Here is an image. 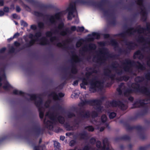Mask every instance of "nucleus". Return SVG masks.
I'll return each mask as SVG.
<instances>
[{"instance_id": "32", "label": "nucleus", "mask_w": 150, "mask_h": 150, "mask_svg": "<svg viewBox=\"0 0 150 150\" xmlns=\"http://www.w3.org/2000/svg\"><path fill=\"white\" fill-rule=\"evenodd\" d=\"M136 55H139L137 57L139 59H143L144 57V56L143 54L141 52L140 50H138L135 52L134 54L133 58L134 59L136 58Z\"/></svg>"}, {"instance_id": "42", "label": "nucleus", "mask_w": 150, "mask_h": 150, "mask_svg": "<svg viewBox=\"0 0 150 150\" xmlns=\"http://www.w3.org/2000/svg\"><path fill=\"white\" fill-rule=\"evenodd\" d=\"M85 129H87L89 132H93L94 130V128L91 125H89L85 127Z\"/></svg>"}, {"instance_id": "22", "label": "nucleus", "mask_w": 150, "mask_h": 150, "mask_svg": "<svg viewBox=\"0 0 150 150\" xmlns=\"http://www.w3.org/2000/svg\"><path fill=\"white\" fill-rule=\"evenodd\" d=\"M79 114L80 117L82 118H88L91 116L90 112L89 111H85L84 110H81V109H79Z\"/></svg>"}, {"instance_id": "60", "label": "nucleus", "mask_w": 150, "mask_h": 150, "mask_svg": "<svg viewBox=\"0 0 150 150\" xmlns=\"http://www.w3.org/2000/svg\"><path fill=\"white\" fill-rule=\"evenodd\" d=\"M6 66L5 65H4L3 67L0 68V75H1V73L3 72L5 73L6 69Z\"/></svg>"}, {"instance_id": "36", "label": "nucleus", "mask_w": 150, "mask_h": 150, "mask_svg": "<svg viewBox=\"0 0 150 150\" xmlns=\"http://www.w3.org/2000/svg\"><path fill=\"white\" fill-rule=\"evenodd\" d=\"M13 93L14 95H19L23 96L24 95V93L23 92L16 89L13 90Z\"/></svg>"}, {"instance_id": "64", "label": "nucleus", "mask_w": 150, "mask_h": 150, "mask_svg": "<svg viewBox=\"0 0 150 150\" xmlns=\"http://www.w3.org/2000/svg\"><path fill=\"white\" fill-rule=\"evenodd\" d=\"M50 41L51 42H53L54 40H57V37L54 36L53 37L52 36L50 37Z\"/></svg>"}, {"instance_id": "9", "label": "nucleus", "mask_w": 150, "mask_h": 150, "mask_svg": "<svg viewBox=\"0 0 150 150\" xmlns=\"http://www.w3.org/2000/svg\"><path fill=\"white\" fill-rule=\"evenodd\" d=\"M103 88V86L101 85L100 81L94 79L90 83L89 91L95 93L97 90H101Z\"/></svg>"}, {"instance_id": "26", "label": "nucleus", "mask_w": 150, "mask_h": 150, "mask_svg": "<svg viewBox=\"0 0 150 150\" xmlns=\"http://www.w3.org/2000/svg\"><path fill=\"white\" fill-rule=\"evenodd\" d=\"M105 97L104 96H103L101 97L100 99H93V100H98L100 101V102L99 103V104L97 105L96 104H94V106H95V109L97 110L98 112H101V110L103 108V107L101 106V104L103 101L104 100Z\"/></svg>"}, {"instance_id": "57", "label": "nucleus", "mask_w": 150, "mask_h": 150, "mask_svg": "<svg viewBox=\"0 0 150 150\" xmlns=\"http://www.w3.org/2000/svg\"><path fill=\"white\" fill-rule=\"evenodd\" d=\"M38 25L39 28L43 29L44 28V23L42 22H39L38 23Z\"/></svg>"}, {"instance_id": "1", "label": "nucleus", "mask_w": 150, "mask_h": 150, "mask_svg": "<svg viewBox=\"0 0 150 150\" xmlns=\"http://www.w3.org/2000/svg\"><path fill=\"white\" fill-rule=\"evenodd\" d=\"M144 80V77L142 76H138L134 79L135 82L131 83V87L132 89L128 88L124 92V96H128L130 94L136 93H142L147 94L149 93V91L148 88L144 86H140L139 83L142 82Z\"/></svg>"}, {"instance_id": "38", "label": "nucleus", "mask_w": 150, "mask_h": 150, "mask_svg": "<svg viewBox=\"0 0 150 150\" xmlns=\"http://www.w3.org/2000/svg\"><path fill=\"white\" fill-rule=\"evenodd\" d=\"M57 120L60 123L62 124H64L65 122V119L64 117L61 115L58 117Z\"/></svg>"}, {"instance_id": "33", "label": "nucleus", "mask_w": 150, "mask_h": 150, "mask_svg": "<svg viewBox=\"0 0 150 150\" xmlns=\"http://www.w3.org/2000/svg\"><path fill=\"white\" fill-rule=\"evenodd\" d=\"M42 35V33L41 31H38L35 33L34 35L32 33H30L28 35V38L31 39H33V37L36 38H38L41 37Z\"/></svg>"}, {"instance_id": "54", "label": "nucleus", "mask_w": 150, "mask_h": 150, "mask_svg": "<svg viewBox=\"0 0 150 150\" xmlns=\"http://www.w3.org/2000/svg\"><path fill=\"white\" fill-rule=\"evenodd\" d=\"M116 115V113L112 112L110 113L109 115V117L110 119H113Z\"/></svg>"}, {"instance_id": "56", "label": "nucleus", "mask_w": 150, "mask_h": 150, "mask_svg": "<svg viewBox=\"0 0 150 150\" xmlns=\"http://www.w3.org/2000/svg\"><path fill=\"white\" fill-rule=\"evenodd\" d=\"M45 35L47 37L50 38L52 36L53 33L51 31H47L46 32Z\"/></svg>"}, {"instance_id": "21", "label": "nucleus", "mask_w": 150, "mask_h": 150, "mask_svg": "<svg viewBox=\"0 0 150 150\" xmlns=\"http://www.w3.org/2000/svg\"><path fill=\"white\" fill-rule=\"evenodd\" d=\"M88 36L89 37L88 38V40L89 41H93L94 39H98L100 38V35L99 33L95 32H93L91 34H89Z\"/></svg>"}, {"instance_id": "30", "label": "nucleus", "mask_w": 150, "mask_h": 150, "mask_svg": "<svg viewBox=\"0 0 150 150\" xmlns=\"http://www.w3.org/2000/svg\"><path fill=\"white\" fill-rule=\"evenodd\" d=\"M130 139V137L128 135H125L122 136L117 137L115 138L116 141H127Z\"/></svg>"}, {"instance_id": "13", "label": "nucleus", "mask_w": 150, "mask_h": 150, "mask_svg": "<svg viewBox=\"0 0 150 150\" xmlns=\"http://www.w3.org/2000/svg\"><path fill=\"white\" fill-rule=\"evenodd\" d=\"M144 0H137L135 1L137 4L140 6L141 11L140 13L142 14V19L144 18V20H146V15L147 14L146 9L144 7Z\"/></svg>"}, {"instance_id": "46", "label": "nucleus", "mask_w": 150, "mask_h": 150, "mask_svg": "<svg viewBox=\"0 0 150 150\" xmlns=\"http://www.w3.org/2000/svg\"><path fill=\"white\" fill-rule=\"evenodd\" d=\"M40 7L42 8L48 9L51 8V6L50 5H45L42 4L40 5Z\"/></svg>"}, {"instance_id": "20", "label": "nucleus", "mask_w": 150, "mask_h": 150, "mask_svg": "<svg viewBox=\"0 0 150 150\" xmlns=\"http://www.w3.org/2000/svg\"><path fill=\"white\" fill-rule=\"evenodd\" d=\"M49 97H52L53 99L54 100H60V98H62L64 96V94L62 92L59 93L57 94L54 91L52 92L49 95Z\"/></svg>"}, {"instance_id": "29", "label": "nucleus", "mask_w": 150, "mask_h": 150, "mask_svg": "<svg viewBox=\"0 0 150 150\" xmlns=\"http://www.w3.org/2000/svg\"><path fill=\"white\" fill-rule=\"evenodd\" d=\"M88 78L87 77H82L80 79L82 81V83L80 84L81 87L84 89H86V87L85 86L87 85L88 83Z\"/></svg>"}, {"instance_id": "27", "label": "nucleus", "mask_w": 150, "mask_h": 150, "mask_svg": "<svg viewBox=\"0 0 150 150\" xmlns=\"http://www.w3.org/2000/svg\"><path fill=\"white\" fill-rule=\"evenodd\" d=\"M96 48V46L94 43H91L89 44L88 47L87 46H84L82 49V51L83 52L87 51L88 50H94Z\"/></svg>"}, {"instance_id": "14", "label": "nucleus", "mask_w": 150, "mask_h": 150, "mask_svg": "<svg viewBox=\"0 0 150 150\" xmlns=\"http://www.w3.org/2000/svg\"><path fill=\"white\" fill-rule=\"evenodd\" d=\"M40 100L35 102V104L38 108V110L39 112V117L41 119H42L44 116V112L42 111V105L43 103V100L42 98L39 97Z\"/></svg>"}, {"instance_id": "63", "label": "nucleus", "mask_w": 150, "mask_h": 150, "mask_svg": "<svg viewBox=\"0 0 150 150\" xmlns=\"http://www.w3.org/2000/svg\"><path fill=\"white\" fill-rule=\"evenodd\" d=\"M122 77L123 81H127L129 79V76L126 75L122 76Z\"/></svg>"}, {"instance_id": "18", "label": "nucleus", "mask_w": 150, "mask_h": 150, "mask_svg": "<svg viewBox=\"0 0 150 150\" xmlns=\"http://www.w3.org/2000/svg\"><path fill=\"white\" fill-rule=\"evenodd\" d=\"M100 102V101L98 100H85L84 101H82L81 103V104L82 106H83L86 104H88L91 106H93L94 104H96L97 105H98L99 104V103Z\"/></svg>"}, {"instance_id": "28", "label": "nucleus", "mask_w": 150, "mask_h": 150, "mask_svg": "<svg viewBox=\"0 0 150 150\" xmlns=\"http://www.w3.org/2000/svg\"><path fill=\"white\" fill-rule=\"evenodd\" d=\"M148 111V107H146L144 109L142 110L141 111L138 113L136 116L134 117H132L131 119L132 120H136L137 118L139 116H142L145 115L147 114Z\"/></svg>"}, {"instance_id": "31", "label": "nucleus", "mask_w": 150, "mask_h": 150, "mask_svg": "<svg viewBox=\"0 0 150 150\" xmlns=\"http://www.w3.org/2000/svg\"><path fill=\"white\" fill-rule=\"evenodd\" d=\"M71 41V39H67L65 40V41H63V44H62V43L60 42H59L58 43L57 45L56 46L57 47H62L63 49H67V47H66V44L65 43V42L68 43L69 42Z\"/></svg>"}, {"instance_id": "55", "label": "nucleus", "mask_w": 150, "mask_h": 150, "mask_svg": "<svg viewBox=\"0 0 150 150\" xmlns=\"http://www.w3.org/2000/svg\"><path fill=\"white\" fill-rule=\"evenodd\" d=\"M145 78L147 80L150 81V72H148L145 74Z\"/></svg>"}, {"instance_id": "48", "label": "nucleus", "mask_w": 150, "mask_h": 150, "mask_svg": "<svg viewBox=\"0 0 150 150\" xmlns=\"http://www.w3.org/2000/svg\"><path fill=\"white\" fill-rule=\"evenodd\" d=\"M138 100L135 102L133 104L132 107V108H139L140 107L139 105Z\"/></svg>"}, {"instance_id": "40", "label": "nucleus", "mask_w": 150, "mask_h": 150, "mask_svg": "<svg viewBox=\"0 0 150 150\" xmlns=\"http://www.w3.org/2000/svg\"><path fill=\"white\" fill-rule=\"evenodd\" d=\"M147 100H146L145 99H139L138 100L139 102L138 103L140 104V106L144 107V105L146 104L144 103V101H147Z\"/></svg>"}, {"instance_id": "10", "label": "nucleus", "mask_w": 150, "mask_h": 150, "mask_svg": "<svg viewBox=\"0 0 150 150\" xmlns=\"http://www.w3.org/2000/svg\"><path fill=\"white\" fill-rule=\"evenodd\" d=\"M82 61V59L81 58L79 57L76 55L75 54L73 55V57L71 59V62L72 63L71 68V72L72 74H76L78 72V70L76 67V65L74 64L73 62L75 63H79Z\"/></svg>"}, {"instance_id": "19", "label": "nucleus", "mask_w": 150, "mask_h": 150, "mask_svg": "<svg viewBox=\"0 0 150 150\" xmlns=\"http://www.w3.org/2000/svg\"><path fill=\"white\" fill-rule=\"evenodd\" d=\"M123 41L125 43V45L127 46V49H126L128 50L130 52L131 50H134L135 47L137 46V45L135 43L132 41H127L126 39H124L123 40Z\"/></svg>"}, {"instance_id": "37", "label": "nucleus", "mask_w": 150, "mask_h": 150, "mask_svg": "<svg viewBox=\"0 0 150 150\" xmlns=\"http://www.w3.org/2000/svg\"><path fill=\"white\" fill-rule=\"evenodd\" d=\"M3 88L5 90L8 91H9L10 89L13 88L8 83H5V85L3 86Z\"/></svg>"}, {"instance_id": "49", "label": "nucleus", "mask_w": 150, "mask_h": 150, "mask_svg": "<svg viewBox=\"0 0 150 150\" xmlns=\"http://www.w3.org/2000/svg\"><path fill=\"white\" fill-rule=\"evenodd\" d=\"M101 121L102 123L105 122L107 119V117L106 115L105 114L103 115L101 117Z\"/></svg>"}, {"instance_id": "43", "label": "nucleus", "mask_w": 150, "mask_h": 150, "mask_svg": "<svg viewBox=\"0 0 150 150\" xmlns=\"http://www.w3.org/2000/svg\"><path fill=\"white\" fill-rule=\"evenodd\" d=\"M64 127L67 130L70 131L72 129V127L68 123H66L64 124Z\"/></svg>"}, {"instance_id": "17", "label": "nucleus", "mask_w": 150, "mask_h": 150, "mask_svg": "<svg viewBox=\"0 0 150 150\" xmlns=\"http://www.w3.org/2000/svg\"><path fill=\"white\" fill-rule=\"evenodd\" d=\"M33 131L35 134L37 136L40 134H43L44 132V129L41 128L39 125H34L32 128Z\"/></svg>"}, {"instance_id": "3", "label": "nucleus", "mask_w": 150, "mask_h": 150, "mask_svg": "<svg viewBox=\"0 0 150 150\" xmlns=\"http://www.w3.org/2000/svg\"><path fill=\"white\" fill-rule=\"evenodd\" d=\"M96 3V6H93L98 8L101 11L103 12L104 15L111 18L112 19L110 21V24L115 25L116 24V18L115 16L114 11L110 13L109 10H106L104 7V5L108 3L109 1L108 0H101L100 2H96L94 1Z\"/></svg>"}, {"instance_id": "4", "label": "nucleus", "mask_w": 150, "mask_h": 150, "mask_svg": "<svg viewBox=\"0 0 150 150\" xmlns=\"http://www.w3.org/2000/svg\"><path fill=\"white\" fill-rule=\"evenodd\" d=\"M123 65L124 66L123 69L125 71L131 72L132 70L130 71V67L132 66H134L136 68L138 69L143 70L145 69V67L138 61L135 62L133 60L129 59H126L124 60V62L122 63Z\"/></svg>"}, {"instance_id": "7", "label": "nucleus", "mask_w": 150, "mask_h": 150, "mask_svg": "<svg viewBox=\"0 0 150 150\" xmlns=\"http://www.w3.org/2000/svg\"><path fill=\"white\" fill-rule=\"evenodd\" d=\"M109 106H111L112 107H118L122 110H126L127 108V106L122 101L117 100H113L111 101H108L106 102Z\"/></svg>"}, {"instance_id": "5", "label": "nucleus", "mask_w": 150, "mask_h": 150, "mask_svg": "<svg viewBox=\"0 0 150 150\" xmlns=\"http://www.w3.org/2000/svg\"><path fill=\"white\" fill-rule=\"evenodd\" d=\"M98 55L101 57L97 59L96 62L100 65L105 63L108 57H112L111 55L109 53L108 49L105 47L100 48L99 50Z\"/></svg>"}, {"instance_id": "15", "label": "nucleus", "mask_w": 150, "mask_h": 150, "mask_svg": "<svg viewBox=\"0 0 150 150\" xmlns=\"http://www.w3.org/2000/svg\"><path fill=\"white\" fill-rule=\"evenodd\" d=\"M62 13L59 12L56 13L54 16L46 14L45 16L47 18L50 17L49 18V22L51 24H55L56 23L55 19H59L61 16Z\"/></svg>"}, {"instance_id": "11", "label": "nucleus", "mask_w": 150, "mask_h": 150, "mask_svg": "<svg viewBox=\"0 0 150 150\" xmlns=\"http://www.w3.org/2000/svg\"><path fill=\"white\" fill-rule=\"evenodd\" d=\"M110 44L114 47L115 50L117 48H119L117 50L120 54H127L130 53V51L128 50L122 49L120 48L118 43L115 39L111 40L110 41Z\"/></svg>"}, {"instance_id": "24", "label": "nucleus", "mask_w": 150, "mask_h": 150, "mask_svg": "<svg viewBox=\"0 0 150 150\" xmlns=\"http://www.w3.org/2000/svg\"><path fill=\"white\" fill-rule=\"evenodd\" d=\"M146 28H145L142 27H141L140 25H139L137 26V28H138L137 29H136L137 32L138 33H144L146 30H150V23H147L146 24Z\"/></svg>"}, {"instance_id": "45", "label": "nucleus", "mask_w": 150, "mask_h": 150, "mask_svg": "<svg viewBox=\"0 0 150 150\" xmlns=\"http://www.w3.org/2000/svg\"><path fill=\"white\" fill-rule=\"evenodd\" d=\"M34 14L37 17H43L44 16L43 13L37 11H34Z\"/></svg>"}, {"instance_id": "44", "label": "nucleus", "mask_w": 150, "mask_h": 150, "mask_svg": "<svg viewBox=\"0 0 150 150\" xmlns=\"http://www.w3.org/2000/svg\"><path fill=\"white\" fill-rule=\"evenodd\" d=\"M124 84L123 83H122L119 86V87L117 88V91L118 92L119 95H121L122 94V92L121 88L122 86Z\"/></svg>"}, {"instance_id": "12", "label": "nucleus", "mask_w": 150, "mask_h": 150, "mask_svg": "<svg viewBox=\"0 0 150 150\" xmlns=\"http://www.w3.org/2000/svg\"><path fill=\"white\" fill-rule=\"evenodd\" d=\"M64 25L63 22L59 23L57 27V29H55L54 33L55 34H59L60 35L62 36H64L67 35V34L65 30H63L64 29Z\"/></svg>"}, {"instance_id": "39", "label": "nucleus", "mask_w": 150, "mask_h": 150, "mask_svg": "<svg viewBox=\"0 0 150 150\" xmlns=\"http://www.w3.org/2000/svg\"><path fill=\"white\" fill-rule=\"evenodd\" d=\"M79 136L80 138L82 139H84L85 138L87 137H88L87 134L85 131H84L82 133H80Z\"/></svg>"}, {"instance_id": "41", "label": "nucleus", "mask_w": 150, "mask_h": 150, "mask_svg": "<svg viewBox=\"0 0 150 150\" xmlns=\"http://www.w3.org/2000/svg\"><path fill=\"white\" fill-rule=\"evenodd\" d=\"M138 42H146V40L145 39V38L142 36L141 35L140 37H139L137 39Z\"/></svg>"}, {"instance_id": "23", "label": "nucleus", "mask_w": 150, "mask_h": 150, "mask_svg": "<svg viewBox=\"0 0 150 150\" xmlns=\"http://www.w3.org/2000/svg\"><path fill=\"white\" fill-rule=\"evenodd\" d=\"M136 32L137 30L136 29H134L133 27H131L129 28L126 32L119 34V36L123 38H124L126 33L130 35H133L134 34V33H136Z\"/></svg>"}, {"instance_id": "2", "label": "nucleus", "mask_w": 150, "mask_h": 150, "mask_svg": "<svg viewBox=\"0 0 150 150\" xmlns=\"http://www.w3.org/2000/svg\"><path fill=\"white\" fill-rule=\"evenodd\" d=\"M76 4L87 5L92 6H96L94 0H76L75 1L71 2L67 9V11L69 12L67 16L68 20H71L72 19L71 15H73L74 13L76 11Z\"/></svg>"}, {"instance_id": "59", "label": "nucleus", "mask_w": 150, "mask_h": 150, "mask_svg": "<svg viewBox=\"0 0 150 150\" xmlns=\"http://www.w3.org/2000/svg\"><path fill=\"white\" fill-rule=\"evenodd\" d=\"M96 147L98 149H100L102 148L101 143L99 141H98L97 142L96 144Z\"/></svg>"}, {"instance_id": "47", "label": "nucleus", "mask_w": 150, "mask_h": 150, "mask_svg": "<svg viewBox=\"0 0 150 150\" xmlns=\"http://www.w3.org/2000/svg\"><path fill=\"white\" fill-rule=\"evenodd\" d=\"M45 146L44 145H38L35 146L34 148V150H40V148H41L42 150H43L45 148Z\"/></svg>"}, {"instance_id": "25", "label": "nucleus", "mask_w": 150, "mask_h": 150, "mask_svg": "<svg viewBox=\"0 0 150 150\" xmlns=\"http://www.w3.org/2000/svg\"><path fill=\"white\" fill-rule=\"evenodd\" d=\"M119 65L117 62L115 61L113 62L110 66V67L115 70L119 75H121L122 73V70H119L117 69L118 66Z\"/></svg>"}, {"instance_id": "50", "label": "nucleus", "mask_w": 150, "mask_h": 150, "mask_svg": "<svg viewBox=\"0 0 150 150\" xmlns=\"http://www.w3.org/2000/svg\"><path fill=\"white\" fill-rule=\"evenodd\" d=\"M84 30V28L83 26H78L77 27L76 31L77 32H82Z\"/></svg>"}, {"instance_id": "51", "label": "nucleus", "mask_w": 150, "mask_h": 150, "mask_svg": "<svg viewBox=\"0 0 150 150\" xmlns=\"http://www.w3.org/2000/svg\"><path fill=\"white\" fill-rule=\"evenodd\" d=\"M82 41H83V40L81 39L77 42L76 44V46L77 47H79L82 44Z\"/></svg>"}, {"instance_id": "61", "label": "nucleus", "mask_w": 150, "mask_h": 150, "mask_svg": "<svg viewBox=\"0 0 150 150\" xmlns=\"http://www.w3.org/2000/svg\"><path fill=\"white\" fill-rule=\"evenodd\" d=\"M21 25L24 27H26L28 26V23L23 20L21 21Z\"/></svg>"}, {"instance_id": "53", "label": "nucleus", "mask_w": 150, "mask_h": 150, "mask_svg": "<svg viewBox=\"0 0 150 150\" xmlns=\"http://www.w3.org/2000/svg\"><path fill=\"white\" fill-rule=\"evenodd\" d=\"M32 46L30 45V44L29 43V42L28 43H26L23 46L21 49H24L26 48H29Z\"/></svg>"}, {"instance_id": "58", "label": "nucleus", "mask_w": 150, "mask_h": 150, "mask_svg": "<svg viewBox=\"0 0 150 150\" xmlns=\"http://www.w3.org/2000/svg\"><path fill=\"white\" fill-rule=\"evenodd\" d=\"M89 142L92 144H94L96 142V139L94 137H92L90 139Z\"/></svg>"}, {"instance_id": "16", "label": "nucleus", "mask_w": 150, "mask_h": 150, "mask_svg": "<svg viewBox=\"0 0 150 150\" xmlns=\"http://www.w3.org/2000/svg\"><path fill=\"white\" fill-rule=\"evenodd\" d=\"M37 41H39L40 42L39 44L42 45H47L48 44V40L45 37H43L39 40L38 38L31 39L29 42L32 46L35 44V42Z\"/></svg>"}, {"instance_id": "6", "label": "nucleus", "mask_w": 150, "mask_h": 150, "mask_svg": "<svg viewBox=\"0 0 150 150\" xmlns=\"http://www.w3.org/2000/svg\"><path fill=\"white\" fill-rule=\"evenodd\" d=\"M46 116L49 117L50 119L52 121L48 120L46 122L45 119L44 121V123L46 127L49 129H52L53 128V124L57 122L56 115H55L54 112H47L46 114Z\"/></svg>"}, {"instance_id": "52", "label": "nucleus", "mask_w": 150, "mask_h": 150, "mask_svg": "<svg viewBox=\"0 0 150 150\" xmlns=\"http://www.w3.org/2000/svg\"><path fill=\"white\" fill-rule=\"evenodd\" d=\"M98 114L97 112L96 111H93L91 112V116L92 118H95L98 116Z\"/></svg>"}, {"instance_id": "8", "label": "nucleus", "mask_w": 150, "mask_h": 150, "mask_svg": "<svg viewBox=\"0 0 150 150\" xmlns=\"http://www.w3.org/2000/svg\"><path fill=\"white\" fill-rule=\"evenodd\" d=\"M125 127L127 130L129 131L135 129L139 132L140 133L139 137L141 139L144 140L146 138V136L144 132V129L142 127L139 125L131 126L129 124H126Z\"/></svg>"}, {"instance_id": "35", "label": "nucleus", "mask_w": 150, "mask_h": 150, "mask_svg": "<svg viewBox=\"0 0 150 150\" xmlns=\"http://www.w3.org/2000/svg\"><path fill=\"white\" fill-rule=\"evenodd\" d=\"M88 70H92V72H86V77L87 78L89 77V76L91 75L93 73H96L97 72V70L91 67H90L88 68Z\"/></svg>"}, {"instance_id": "62", "label": "nucleus", "mask_w": 150, "mask_h": 150, "mask_svg": "<svg viewBox=\"0 0 150 150\" xmlns=\"http://www.w3.org/2000/svg\"><path fill=\"white\" fill-rule=\"evenodd\" d=\"M108 77H109L112 81H113L115 80V75L114 74H110Z\"/></svg>"}, {"instance_id": "34", "label": "nucleus", "mask_w": 150, "mask_h": 150, "mask_svg": "<svg viewBox=\"0 0 150 150\" xmlns=\"http://www.w3.org/2000/svg\"><path fill=\"white\" fill-rule=\"evenodd\" d=\"M28 96H30V99L31 100H34L35 101V102L36 101H38V100H40V99L39 97L41 98L39 96H37L35 94H28Z\"/></svg>"}]
</instances>
